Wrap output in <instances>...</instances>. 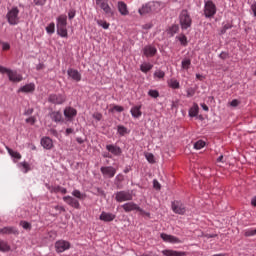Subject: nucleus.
Masks as SVG:
<instances>
[{"label": "nucleus", "instance_id": "1", "mask_svg": "<svg viewBox=\"0 0 256 256\" xmlns=\"http://www.w3.org/2000/svg\"><path fill=\"white\" fill-rule=\"evenodd\" d=\"M159 11H161V3L155 1L148 2L138 9L139 15H149V13H159Z\"/></svg>", "mask_w": 256, "mask_h": 256}, {"label": "nucleus", "instance_id": "2", "mask_svg": "<svg viewBox=\"0 0 256 256\" xmlns=\"http://www.w3.org/2000/svg\"><path fill=\"white\" fill-rule=\"evenodd\" d=\"M0 73L2 75H5L6 73L8 75L9 81H11L12 83H20V81H23V76L21 74L2 65H0Z\"/></svg>", "mask_w": 256, "mask_h": 256}, {"label": "nucleus", "instance_id": "3", "mask_svg": "<svg viewBox=\"0 0 256 256\" xmlns=\"http://www.w3.org/2000/svg\"><path fill=\"white\" fill-rule=\"evenodd\" d=\"M19 8L16 6H13L11 9L8 10L6 14V19L9 23V25H19L20 17H19Z\"/></svg>", "mask_w": 256, "mask_h": 256}, {"label": "nucleus", "instance_id": "4", "mask_svg": "<svg viewBox=\"0 0 256 256\" xmlns=\"http://www.w3.org/2000/svg\"><path fill=\"white\" fill-rule=\"evenodd\" d=\"M179 21L181 29L186 30L189 29L192 25L191 16L189 15V12L187 10H182L179 15Z\"/></svg>", "mask_w": 256, "mask_h": 256}, {"label": "nucleus", "instance_id": "5", "mask_svg": "<svg viewBox=\"0 0 256 256\" xmlns=\"http://www.w3.org/2000/svg\"><path fill=\"white\" fill-rule=\"evenodd\" d=\"M115 200L118 203H124L125 201H133V192L129 190L118 191L115 194Z\"/></svg>", "mask_w": 256, "mask_h": 256}, {"label": "nucleus", "instance_id": "6", "mask_svg": "<svg viewBox=\"0 0 256 256\" xmlns=\"http://www.w3.org/2000/svg\"><path fill=\"white\" fill-rule=\"evenodd\" d=\"M217 13V6H215V3L213 1L208 0L205 2L204 5V15L207 19L214 17V15Z\"/></svg>", "mask_w": 256, "mask_h": 256}, {"label": "nucleus", "instance_id": "7", "mask_svg": "<svg viewBox=\"0 0 256 256\" xmlns=\"http://www.w3.org/2000/svg\"><path fill=\"white\" fill-rule=\"evenodd\" d=\"M71 249V243L67 240H58L55 242L56 253H65Z\"/></svg>", "mask_w": 256, "mask_h": 256}, {"label": "nucleus", "instance_id": "8", "mask_svg": "<svg viewBox=\"0 0 256 256\" xmlns=\"http://www.w3.org/2000/svg\"><path fill=\"white\" fill-rule=\"evenodd\" d=\"M100 171L105 179H113L117 174V169L113 166H102Z\"/></svg>", "mask_w": 256, "mask_h": 256}, {"label": "nucleus", "instance_id": "9", "mask_svg": "<svg viewBox=\"0 0 256 256\" xmlns=\"http://www.w3.org/2000/svg\"><path fill=\"white\" fill-rule=\"evenodd\" d=\"M48 101L53 105H63L67 101V97L63 94H50Z\"/></svg>", "mask_w": 256, "mask_h": 256}, {"label": "nucleus", "instance_id": "10", "mask_svg": "<svg viewBox=\"0 0 256 256\" xmlns=\"http://www.w3.org/2000/svg\"><path fill=\"white\" fill-rule=\"evenodd\" d=\"M173 213L176 215H185L187 212V208H185V204L181 203L180 201H174L171 204Z\"/></svg>", "mask_w": 256, "mask_h": 256}, {"label": "nucleus", "instance_id": "11", "mask_svg": "<svg viewBox=\"0 0 256 256\" xmlns=\"http://www.w3.org/2000/svg\"><path fill=\"white\" fill-rule=\"evenodd\" d=\"M96 5H99L106 15H113V9L109 6L108 0H96Z\"/></svg>", "mask_w": 256, "mask_h": 256}, {"label": "nucleus", "instance_id": "12", "mask_svg": "<svg viewBox=\"0 0 256 256\" xmlns=\"http://www.w3.org/2000/svg\"><path fill=\"white\" fill-rule=\"evenodd\" d=\"M122 209H124L125 213H131V211H139L140 213H143V209L134 202H127L123 204Z\"/></svg>", "mask_w": 256, "mask_h": 256}, {"label": "nucleus", "instance_id": "13", "mask_svg": "<svg viewBox=\"0 0 256 256\" xmlns=\"http://www.w3.org/2000/svg\"><path fill=\"white\" fill-rule=\"evenodd\" d=\"M63 201L66 202L67 205L73 207L74 209H81V204L79 200L72 196H64Z\"/></svg>", "mask_w": 256, "mask_h": 256}, {"label": "nucleus", "instance_id": "14", "mask_svg": "<svg viewBox=\"0 0 256 256\" xmlns=\"http://www.w3.org/2000/svg\"><path fill=\"white\" fill-rule=\"evenodd\" d=\"M160 237L164 241V243H172V244L182 243L181 239H179L177 236L161 233Z\"/></svg>", "mask_w": 256, "mask_h": 256}, {"label": "nucleus", "instance_id": "15", "mask_svg": "<svg viewBox=\"0 0 256 256\" xmlns=\"http://www.w3.org/2000/svg\"><path fill=\"white\" fill-rule=\"evenodd\" d=\"M142 53L145 57H155L157 55V48L153 45L144 46Z\"/></svg>", "mask_w": 256, "mask_h": 256}, {"label": "nucleus", "instance_id": "16", "mask_svg": "<svg viewBox=\"0 0 256 256\" xmlns=\"http://www.w3.org/2000/svg\"><path fill=\"white\" fill-rule=\"evenodd\" d=\"M117 216L111 212H105L103 211L100 216L99 219L100 221H104L105 223H111V221H115V218Z\"/></svg>", "mask_w": 256, "mask_h": 256}, {"label": "nucleus", "instance_id": "17", "mask_svg": "<svg viewBox=\"0 0 256 256\" xmlns=\"http://www.w3.org/2000/svg\"><path fill=\"white\" fill-rule=\"evenodd\" d=\"M106 149L114 155L115 157H119L123 151L121 150V147L115 145V144H108L106 145Z\"/></svg>", "mask_w": 256, "mask_h": 256}, {"label": "nucleus", "instance_id": "18", "mask_svg": "<svg viewBox=\"0 0 256 256\" xmlns=\"http://www.w3.org/2000/svg\"><path fill=\"white\" fill-rule=\"evenodd\" d=\"M40 143L43 149H46L48 151L53 149V140L48 136L42 137Z\"/></svg>", "mask_w": 256, "mask_h": 256}, {"label": "nucleus", "instance_id": "19", "mask_svg": "<svg viewBox=\"0 0 256 256\" xmlns=\"http://www.w3.org/2000/svg\"><path fill=\"white\" fill-rule=\"evenodd\" d=\"M64 117L71 121L74 117H77V110L71 106L64 109Z\"/></svg>", "mask_w": 256, "mask_h": 256}, {"label": "nucleus", "instance_id": "20", "mask_svg": "<svg viewBox=\"0 0 256 256\" xmlns=\"http://www.w3.org/2000/svg\"><path fill=\"white\" fill-rule=\"evenodd\" d=\"M67 74L71 79H73V81H76L77 83H79V81H81V73H79V70L69 68L67 70Z\"/></svg>", "mask_w": 256, "mask_h": 256}, {"label": "nucleus", "instance_id": "21", "mask_svg": "<svg viewBox=\"0 0 256 256\" xmlns=\"http://www.w3.org/2000/svg\"><path fill=\"white\" fill-rule=\"evenodd\" d=\"M1 235H19V230L13 226H8L0 229Z\"/></svg>", "mask_w": 256, "mask_h": 256}, {"label": "nucleus", "instance_id": "22", "mask_svg": "<svg viewBox=\"0 0 256 256\" xmlns=\"http://www.w3.org/2000/svg\"><path fill=\"white\" fill-rule=\"evenodd\" d=\"M33 91H35V83L26 84L18 89V93H33Z\"/></svg>", "mask_w": 256, "mask_h": 256}, {"label": "nucleus", "instance_id": "23", "mask_svg": "<svg viewBox=\"0 0 256 256\" xmlns=\"http://www.w3.org/2000/svg\"><path fill=\"white\" fill-rule=\"evenodd\" d=\"M141 107V105H136L130 109V113L134 119H139V117L143 115V112H141Z\"/></svg>", "mask_w": 256, "mask_h": 256}, {"label": "nucleus", "instance_id": "24", "mask_svg": "<svg viewBox=\"0 0 256 256\" xmlns=\"http://www.w3.org/2000/svg\"><path fill=\"white\" fill-rule=\"evenodd\" d=\"M49 117L54 123H61V121H63V115L59 111L50 112Z\"/></svg>", "mask_w": 256, "mask_h": 256}, {"label": "nucleus", "instance_id": "25", "mask_svg": "<svg viewBox=\"0 0 256 256\" xmlns=\"http://www.w3.org/2000/svg\"><path fill=\"white\" fill-rule=\"evenodd\" d=\"M50 193H62V195H66L67 188L61 187L59 185L57 186H47Z\"/></svg>", "mask_w": 256, "mask_h": 256}, {"label": "nucleus", "instance_id": "26", "mask_svg": "<svg viewBox=\"0 0 256 256\" xmlns=\"http://www.w3.org/2000/svg\"><path fill=\"white\" fill-rule=\"evenodd\" d=\"M162 255H164V256H185V252L166 249V250H162Z\"/></svg>", "mask_w": 256, "mask_h": 256}, {"label": "nucleus", "instance_id": "27", "mask_svg": "<svg viewBox=\"0 0 256 256\" xmlns=\"http://www.w3.org/2000/svg\"><path fill=\"white\" fill-rule=\"evenodd\" d=\"M118 11L123 16L129 15V9L127 8V4H125V2H118Z\"/></svg>", "mask_w": 256, "mask_h": 256}, {"label": "nucleus", "instance_id": "28", "mask_svg": "<svg viewBox=\"0 0 256 256\" xmlns=\"http://www.w3.org/2000/svg\"><path fill=\"white\" fill-rule=\"evenodd\" d=\"M167 85L170 87V89H180L181 84L179 83V80L175 78H171L167 80Z\"/></svg>", "mask_w": 256, "mask_h": 256}, {"label": "nucleus", "instance_id": "29", "mask_svg": "<svg viewBox=\"0 0 256 256\" xmlns=\"http://www.w3.org/2000/svg\"><path fill=\"white\" fill-rule=\"evenodd\" d=\"M56 26L57 27H67V16L66 15H60L56 19Z\"/></svg>", "mask_w": 256, "mask_h": 256}, {"label": "nucleus", "instance_id": "30", "mask_svg": "<svg viewBox=\"0 0 256 256\" xmlns=\"http://www.w3.org/2000/svg\"><path fill=\"white\" fill-rule=\"evenodd\" d=\"M178 32H179V25H177V24L170 26L166 30V33H167V35H169V37H174L176 35V33H178Z\"/></svg>", "mask_w": 256, "mask_h": 256}, {"label": "nucleus", "instance_id": "31", "mask_svg": "<svg viewBox=\"0 0 256 256\" xmlns=\"http://www.w3.org/2000/svg\"><path fill=\"white\" fill-rule=\"evenodd\" d=\"M151 69H153V64H151L150 62H143L140 65V71L142 73H149V71H151Z\"/></svg>", "mask_w": 256, "mask_h": 256}, {"label": "nucleus", "instance_id": "32", "mask_svg": "<svg viewBox=\"0 0 256 256\" xmlns=\"http://www.w3.org/2000/svg\"><path fill=\"white\" fill-rule=\"evenodd\" d=\"M18 167L22 173H29L31 171V165L25 161L18 163Z\"/></svg>", "mask_w": 256, "mask_h": 256}, {"label": "nucleus", "instance_id": "33", "mask_svg": "<svg viewBox=\"0 0 256 256\" xmlns=\"http://www.w3.org/2000/svg\"><path fill=\"white\" fill-rule=\"evenodd\" d=\"M181 69H183V71H189V69H191V58H184L181 61Z\"/></svg>", "mask_w": 256, "mask_h": 256}, {"label": "nucleus", "instance_id": "34", "mask_svg": "<svg viewBox=\"0 0 256 256\" xmlns=\"http://www.w3.org/2000/svg\"><path fill=\"white\" fill-rule=\"evenodd\" d=\"M9 251H11V246L6 241L0 239V252L9 253Z\"/></svg>", "mask_w": 256, "mask_h": 256}, {"label": "nucleus", "instance_id": "35", "mask_svg": "<svg viewBox=\"0 0 256 256\" xmlns=\"http://www.w3.org/2000/svg\"><path fill=\"white\" fill-rule=\"evenodd\" d=\"M189 117H197L199 115V105L193 104V106L188 111Z\"/></svg>", "mask_w": 256, "mask_h": 256}, {"label": "nucleus", "instance_id": "36", "mask_svg": "<svg viewBox=\"0 0 256 256\" xmlns=\"http://www.w3.org/2000/svg\"><path fill=\"white\" fill-rule=\"evenodd\" d=\"M57 34L60 37L67 38L68 37L67 26H58L57 27Z\"/></svg>", "mask_w": 256, "mask_h": 256}, {"label": "nucleus", "instance_id": "37", "mask_svg": "<svg viewBox=\"0 0 256 256\" xmlns=\"http://www.w3.org/2000/svg\"><path fill=\"white\" fill-rule=\"evenodd\" d=\"M244 237H255L256 228H247L242 231Z\"/></svg>", "mask_w": 256, "mask_h": 256}, {"label": "nucleus", "instance_id": "38", "mask_svg": "<svg viewBox=\"0 0 256 256\" xmlns=\"http://www.w3.org/2000/svg\"><path fill=\"white\" fill-rule=\"evenodd\" d=\"M154 79L161 81V79H165V71L161 69H157L153 74Z\"/></svg>", "mask_w": 256, "mask_h": 256}, {"label": "nucleus", "instance_id": "39", "mask_svg": "<svg viewBox=\"0 0 256 256\" xmlns=\"http://www.w3.org/2000/svg\"><path fill=\"white\" fill-rule=\"evenodd\" d=\"M6 150L8 151L9 155L13 157V159H16L17 161L21 159V153L13 151L11 148H9V146H6Z\"/></svg>", "mask_w": 256, "mask_h": 256}, {"label": "nucleus", "instance_id": "40", "mask_svg": "<svg viewBox=\"0 0 256 256\" xmlns=\"http://www.w3.org/2000/svg\"><path fill=\"white\" fill-rule=\"evenodd\" d=\"M72 196L75 197L76 199H80L81 201H83L85 199V197H87L85 194L81 193L77 189H74L72 191Z\"/></svg>", "mask_w": 256, "mask_h": 256}, {"label": "nucleus", "instance_id": "41", "mask_svg": "<svg viewBox=\"0 0 256 256\" xmlns=\"http://www.w3.org/2000/svg\"><path fill=\"white\" fill-rule=\"evenodd\" d=\"M117 131H118V135H120V137H123V136L127 135V133H129V131L127 130V127H125L123 125H118Z\"/></svg>", "mask_w": 256, "mask_h": 256}, {"label": "nucleus", "instance_id": "42", "mask_svg": "<svg viewBox=\"0 0 256 256\" xmlns=\"http://www.w3.org/2000/svg\"><path fill=\"white\" fill-rule=\"evenodd\" d=\"M46 33H48V35H53V33H55V23L51 22L47 27H46Z\"/></svg>", "mask_w": 256, "mask_h": 256}, {"label": "nucleus", "instance_id": "43", "mask_svg": "<svg viewBox=\"0 0 256 256\" xmlns=\"http://www.w3.org/2000/svg\"><path fill=\"white\" fill-rule=\"evenodd\" d=\"M203 147H205V141L203 140H198L194 143V149H196L197 151L203 149Z\"/></svg>", "mask_w": 256, "mask_h": 256}, {"label": "nucleus", "instance_id": "44", "mask_svg": "<svg viewBox=\"0 0 256 256\" xmlns=\"http://www.w3.org/2000/svg\"><path fill=\"white\" fill-rule=\"evenodd\" d=\"M97 25H99V27H102V29H109L110 25L107 21L105 20H97Z\"/></svg>", "mask_w": 256, "mask_h": 256}, {"label": "nucleus", "instance_id": "45", "mask_svg": "<svg viewBox=\"0 0 256 256\" xmlns=\"http://www.w3.org/2000/svg\"><path fill=\"white\" fill-rule=\"evenodd\" d=\"M148 95L152 97V99H157V97H159V91L151 89L148 91Z\"/></svg>", "mask_w": 256, "mask_h": 256}, {"label": "nucleus", "instance_id": "46", "mask_svg": "<svg viewBox=\"0 0 256 256\" xmlns=\"http://www.w3.org/2000/svg\"><path fill=\"white\" fill-rule=\"evenodd\" d=\"M178 41H180L181 45L184 47H187V36L185 35H180L177 37Z\"/></svg>", "mask_w": 256, "mask_h": 256}, {"label": "nucleus", "instance_id": "47", "mask_svg": "<svg viewBox=\"0 0 256 256\" xmlns=\"http://www.w3.org/2000/svg\"><path fill=\"white\" fill-rule=\"evenodd\" d=\"M233 27V25L231 24H225L222 29L220 30V35H225V33H227L228 29H231Z\"/></svg>", "mask_w": 256, "mask_h": 256}, {"label": "nucleus", "instance_id": "48", "mask_svg": "<svg viewBox=\"0 0 256 256\" xmlns=\"http://www.w3.org/2000/svg\"><path fill=\"white\" fill-rule=\"evenodd\" d=\"M195 88L190 87L186 89V97H193L195 95Z\"/></svg>", "mask_w": 256, "mask_h": 256}, {"label": "nucleus", "instance_id": "49", "mask_svg": "<svg viewBox=\"0 0 256 256\" xmlns=\"http://www.w3.org/2000/svg\"><path fill=\"white\" fill-rule=\"evenodd\" d=\"M145 157L148 163H155V156L152 153H147Z\"/></svg>", "mask_w": 256, "mask_h": 256}, {"label": "nucleus", "instance_id": "50", "mask_svg": "<svg viewBox=\"0 0 256 256\" xmlns=\"http://www.w3.org/2000/svg\"><path fill=\"white\" fill-rule=\"evenodd\" d=\"M111 111H117V113H123L125 111V108L123 106L115 105Z\"/></svg>", "mask_w": 256, "mask_h": 256}, {"label": "nucleus", "instance_id": "51", "mask_svg": "<svg viewBox=\"0 0 256 256\" xmlns=\"http://www.w3.org/2000/svg\"><path fill=\"white\" fill-rule=\"evenodd\" d=\"M20 225L23 227V229H31V223L27 221H21Z\"/></svg>", "mask_w": 256, "mask_h": 256}, {"label": "nucleus", "instance_id": "52", "mask_svg": "<svg viewBox=\"0 0 256 256\" xmlns=\"http://www.w3.org/2000/svg\"><path fill=\"white\" fill-rule=\"evenodd\" d=\"M76 11H75V9H70L69 11H68V18L71 20V19H75V15H76Z\"/></svg>", "mask_w": 256, "mask_h": 256}, {"label": "nucleus", "instance_id": "53", "mask_svg": "<svg viewBox=\"0 0 256 256\" xmlns=\"http://www.w3.org/2000/svg\"><path fill=\"white\" fill-rule=\"evenodd\" d=\"M93 119H95L96 121H101V119H103V114L97 112L93 114Z\"/></svg>", "mask_w": 256, "mask_h": 256}, {"label": "nucleus", "instance_id": "54", "mask_svg": "<svg viewBox=\"0 0 256 256\" xmlns=\"http://www.w3.org/2000/svg\"><path fill=\"white\" fill-rule=\"evenodd\" d=\"M2 49H3V51H9L11 49V45L7 42H3Z\"/></svg>", "mask_w": 256, "mask_h": 256}, {"label": "nucleus", "instance_id": "55", "mask_svg": "<svg viewBox=\"0 0 256 256\" xmlns=\"http://www.w3.org/2000/svg\"><path fill=\"white\" fill-rule=\"evenodd\" d=\"M36 121H37V119H35V117H33V116L26 119V123H30V125H35Z\"/></svg>", "mask_w": 256, "mask_h": 256}, {"label": "nucleus", "instance_id": "56", "mask_svg": "<svg viewBox=\"0 0 256 256\" xmlns=\"http://www.w3.org/2000/svg\"><path fill=\"white\" fill-rule=\"evenodd\" d=\"M219 58H220V59H223V60L229 59V54H228L227 52H221V53L219 54Z\"/></svg>", "mask_w": 256, "mask_h": 256}, {"label": "nucleus", "instance_id": "57", "mask_svg": "<svg viewBox=\"0 0 256 256\" xmlns=\"http://www.w3.org/2000/svg\"><path fill=\"white\" fill-rule=\"evenodd\" d=\"M47 3V0H34V4L38 6H43Z\"/></svg>", "mask_w": 256, "mask_h": 256}, {"label": "nucleus", "instance_id": "58", "mask_svg": "<svg viewBox=\"0 0 256 256\" xmlns=\"http://www.w3.org/2000/svg\"><path fill=\"white\" fill-rule=\"evenodd\" d=\"M153 187H154V189L159 190V189H161V184L159 183V181L153 180Z\"/></svg>", "mask_w": 256, "mask_h": 256}, {"label": "nucleus", "instance_id": "59", "mask_svg": "<svg viewBox=\"0 0 256 256\" xmlns=\"http://www.w3.org/2000/svg\"><path fill=\"white\" fill-rule=\"evenodd\" d=\"M231 107H238L239 106V100L234 99L230 102Z\"/></svg>", "mask_w": 256, "mask_h": 256}, {"label": "nucleus", "instance_id": "60", "mask_svg": "<svg viewBox=\"0 0 256 256\" xmlns=\"http://www.w3.org/2000/svg\"><path fill=\"white\" fill-rule=\"evenodd\" d=\"M54 209L56 211L65 212V207H63V206L56 205V206H54Z\"/></svg>", "mask_w": 256, "mask_h": 256}, {"label": "nucleus", "instance_id": "61", "mask_svg": "<svg viewBox=\"0 0 256 256\" xmlns=\"http://www.w3.org/2000/svg\"><path fill=\"white\" fill-rule=\"evenodd\" d=\"M251 11L253 12L254 17H256V2H254V3L251 5Z\"/></svg>", "mask_w": 256, "mask_h": 256}, {"label": "nucleus", "instance_id": "62", "mask_svg": "<svg viewBox=\"0 0 256 256\" xmlns=\"http://www.w3.org/2000/svg\"><path fill=\"white\" fill-rule=\"evenodd\" d=\"M152 27H153V24H151V23L144 24V25L142 26V28H143V29H146V30H149V29H151Z\"/></svg>", "mask_w": 256, "mask_h": 256}, {"label": "nucleus", "instance_id": "63", "mask_svg": "<svg viewBox=\"0 0 256 256\" xmlns=\"http://www.w3.org/2000/svg\"><path fill=\"white\" fill-rule=\"evenodd\" d=\"M71 133H75V130L73 128H67L66 135H71Z\"/></svg>", "mask_w": 256, "mask_h": 256}, {"label": "nucleus", "instance_id": "64", "mask_svg": "<svg viewBox=\"0 0 256 256\" xmlns=\"http://www.w3.org/2000/svg\"><path fill=\"white\" fill-rule=\"evenodd\" d=\"M251 205H253V207H256V197L252 198Z\"/></svg>", "mask_w": 256, "mask_h": 256}]
</instances>
